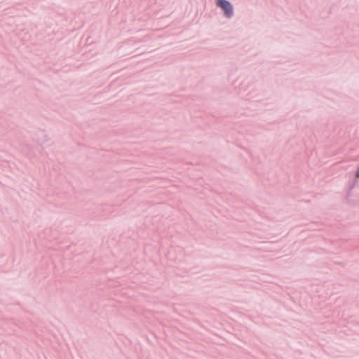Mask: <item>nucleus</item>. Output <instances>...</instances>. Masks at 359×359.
<instances>
[{"instance_id":"f257e3e1","label":"nucleus","mask_w":359,"mask_h":359,"mask_svg":"<svg viewBox=\"0 0 359 359\" xmlns=\"http://www.w3.org/2000/svg\"><path fill=\"white\" fill-rule=\"evenodd\" d=\"M217 4L219 6L224 12L225 15L230 18L233 15V7L231 4L226 0H217Z\"/></svg>"},{"instance_id":"f03ea898","label":"nucleus","mask_w":359,"mask_h":359,"mask_svg":"<svg viewBox=\"0 0 359 359\" xmlns=\"http://www.w3.org/2000/svg\"><path fill=\"white\" fill-rule=\"evenodd\" d=\"M355 177H359V168H358L356 172H355Z\"/></svg>"}]
</instances>
